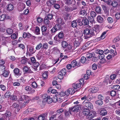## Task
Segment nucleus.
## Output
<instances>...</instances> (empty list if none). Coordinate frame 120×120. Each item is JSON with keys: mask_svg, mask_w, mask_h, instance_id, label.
Segmentation results:
<instances>
[{"mask_svg": "<svg viewBox=\"0 0 120 120\" xmlns=\"http://www.w3.org/2000/svg\"><path fill=\"white\" fill-rule=\"evenodd\" d=\"M42 97L43 99V101L47 102L48 104L51 103L53 101L52 98L50 96H48L46 94H44L42 95Z\"/></svg>", "mask_w": 120, "mask_h": 120, "instance_id": "nucleus-1", "label": "nucleus"}, {"mask_svg": "<svg viewBox=\"0 0 120 120\" xmlns=\"http://www.w3.org/2000/svg\"><path fill=\"white\" fill-rule=\"evenodd\" d=\"M112 6L114 8H117L120 7V1L119 0L113 1H111L110 6Z\"/></svg>", "mask_w": 120, "mask_h": 120, "instance_id": "nucleus-2", "label": "nucleus"}, {"mask_svg": "<svg viewBox=\"0 0 120 120\" xmlns=\"http://www.w3.org/2000/svg\"><path fill=\"white\" fill-rule=\"evenodd\" d=\"M82 105H84L88 108V109H91L93 108V106L92 104L89 101H84L82 103Z\"/></svg>", "mask_w": 120, "mask_h": 120, "instance_id": "nucleus-3", "label": "nucleus"}, {"mask_svg": "<svg viewBox=\"0 0 120 120\" xmlns=\"http://www.w3.org/2000/svg\"><path fill=\"white\" fill-rule=\"evenodd\" d=\"M80 109L81 108L78 105H76L74 107H72L69 108L70 111H71V112H78Z\"/></svg>", "mask_w": 120, "mask_h": 120, "instance_id": "nucleus-4", "label": "nucleus"}, {"mask_svg": "<svg viewBox=\"0 0 120 120\" xmlns=\"http://www.w3.org/2000/svg\"><path fill=\"white\" fill-rule=\"evenodd\" d=\"M86 56L88 60H89V59L91 58L92 57H93L92 60L93 61H95L94 60H93L95 58L94 57V56H95V54L94 52L92 53L87 52L86 53Z\"/></svg>", "mask_w": 120, "mask_h": 120, "instance_id": "nucleus-5", "label": "nucleus"}, {"mask_svg": "<svg viewBox=\"0 0 120 120\" xmlns=\"http://www.w3.org/2000/svg\"><path fill=\"white\" fill-rule=\"evenodd\" d=\"M75 92L74 89L72 88H70L67 90L66 91V95L68 96L69 94L72 95Z\"/></svg>", "mask_w": 120, "mask_h": 120, "instance_id": "nucleus-6", "label": "nucleus"}, {"mask_svg": "<svg viewBox=\"0 0 120 120\" xmlns=\"http://www.w3.org/2000/svg\"><path fill=\"white\" fill-rule=\"evenodd\" d=\"M94 30H93L90 27L88 33V36H87V37H85V38H89L94 36Z\"/></svg>", "mask_w": 120, "mask_h": 120, "instance_id": "nucleus-7", "label": "nucleus"}, {"mask_svg": "<svg viewBox=\"0 0 120 120\" xmlns=\"http://www.w3.org/2000/svg\"><path fill=\"white\" fill-rule=\"evenodd\" d=\"M29 50L28 53L30 54L31 55L34 53L35 51L34 49V47L33 46H30L29 45Z\"/></svg>", "mask_w": 120, "mask_h": 120, "instance_id": "nucleus-8", "label": "nucleus"}, {"mask_svg": "<svg viewBox=\"0 0 120 120\" xmlns=\"http://www.w3.org/2000/svg\"><path fill=\"white\" fill-rule=\"evenodd\" d=\"M90 111L89 109L86 108L83 109L82 113L84 115L88 117Z\"/></svg>", "mask_w": 120, "mask_h": 120, "instance_id": "nucleus-9", "label": "nucleus"}, {"mask_svg": "<svg viewBox=\"0 0 120 120\" xmlns=\"http://www.w3.org/2000/svg\"><path fill=\"white\" fill-rule=\"evenodd\" d=\"M96 113L94 111L90 112L88 118H93L96 116Z\"/></svg>", "mask_w": 120, "mask_h": 120, "instance_id": "nucleus-10", "label": "nucleus"}, {"mask_svg": "<svg viewBox=\"0 0 120 120\" xmlns=\"http://www.w3.org/2000/svg\"><path fill=\"white\" fill-rule=\"evenodd\" d=\"M13 71L15 75L18 76H20L21 75L19 70L18 68L14 69L13 70Z\"/></svg>", "mask_w": 120, "mask_h": 120, "instance_id": "nucleus-11", "label": "nucleus"}, {"mask_svg": "<svg viewBox=\"0 0 120 120\" xmlns=\"http://www.w3.org/2000/svg\"><path fill=\"white\" fill-rule=\"evenodd\" d=\"M61 46L64 49L67 48L69 45H70L69 44H68L66 41H63L61 42Z\"/></svg>", "mask_w": 120, "mask_h": 120, "instance_id": "nucleus-12", "label": "nucleus"}, {"mask_svg": "<svg viewBox=\"0 0 120 120\" xmlns=\"http://www.w3.org/2000/svg\"><path fill=\"white\" fill-rule=\"evenodd\" d=\"M98 90V88L97 87H93L89 89V90L92 93H95L97 92Z\"/></svg>", "mask_w": 120, "mask_h": 120, "instance_id": "nucleus-13", "label": "nucleus"}, {"mask_svg": "<svg viewBox=\"0 0 120 120\" xmlns=\"http://www.w3.org/2000/svg\"><path fill=\"white\" fill-rule=\"evenodd\" d=\"M58 24H59L63 26L65 24L64 20L61 18H58L57 20Z\"/></svg>", "mask_w": 120, "mask_h": 120, "instance_id": "nucleus-14", "label": "nucleus"}, {"mask_svg": "<svg viewBox=\"0 0 120 120\" xmlns=\"http://www.w3.org/2000/svg\"><path fill=\"white\" fill-rule=\"evenodd\" d=\"M97 20L98 22L100 23H103L104 22V20L103 19L100 15L97 17Z\"/></svg>", "mask_w": 120, "mask_h": 120, "instance_id": "nucleus-15", "label": "nucleus"}, {"mask_svg": "<svg viewBox=\"0 0 120 120\" xmlns=\"http://www.w3.org/2000/svg\"><path fill=\"white\" fill-rule=\"evenodd\" d=\"M89 21L86 18H84L82 21V25L84 26L87 25L88 24Z\"/></svg>", "mask_w": 120, "mask_h": 120, "instance_id": "nucleus-16", "label": "nucleus"}, {"mask_svg": "<svg viewBox=\"0 0 120 120\" xmlns=\"http://www.w3.org/2000/svg\"><path fill=\"white\" fill-rule=\"evenodd\" d=\"M90 27L89 26L85 28L83 31V34L85 35L88 36V33Z\"/></svg>", "mask_w": 120, "mask_h": 120, "instance_id": "nucleus-17", "label": "nucleus"}, {"mask_svg": "<svg viewBox=\"0 0 120 120\" xmlns=\"http://www.w3.org/2000/svg\"><path fill=\"white\" fill-rule=\"evenodd\" d=\"M12 106L14 108H16L17 111L18 112L19 111L21 108L20 106H19L18 104L15 103H14L12 105Z\"/></svg>", "mask_w": 120, "mask_h": 120, "instance_id": "nucleus-18", "label": "nucleus"}, {"mask_svg": "<svg viewBox=\"0 0 120 120\" xmlns=\"http://www.w3.org/2000/svg\"><path fill=\"white\" fill-rule=\"evenodd\" d=\"M90 15L92 17V18L91 19V20L90 21V22L91 23H92L94 21V19L93 18L95 17L96 15V13L94 11H91L90 13Z\"/></svg>", "mask_w": 120, "mask_h": 120, "instance_id": "nucleus-19", "label": "nucleus"}, {"mask_svg": "<svg viewBox=\"0 0 120 120\" xmlns=\"http://www.w3.org/2000/svg\"><path fill=\"white\" fill-rule=\"evenodd\" d=\"M7 6V9L9 11H12L14 9L13 5L11 4H9Z\"/></svg>", "mask_w": 120, "mask_h": 120, "instance_id": "nucleus-20", "label": "nucleus"}, {"mask_svg": "<svg viewBox=\"0 0 120 120\" xmlns=\"http://www.w3.org/2000/svg\"><path fill=\"white\" fill-rule=\"evenodd\" d=\"M107 111L104 109H102L100 111V114L102 116H105L107 114Z\"/></svg>", "mask_w": 120, "mask_h": 120, "instance_id": "nucleus-21", "label": "nucleus"}, {"mask_svg": "<svg viewBox=\"0 0 120 120\" xmlns=\"http://www.w3.org/2000/svg\"><path fill=\"white\" fill-rule=\"evenodd\" d=\"M80 43V41L78 39H75L74 43V45L75 46L77 47L78 46Z\"/></svg>", "mask_w": 120, "mask_h": 120, "instance_id": "nucleus-22", "label": "nucleus"}, {"mask_svg": "<svg viewBox=\"0 0 120 120\" xmlns=\"http://www.w3.org/2000/svg\"><path fill=\"white\" fill-rule=\"evenodd\" d=\"M78 84V83H75L73 84L72 87L73 88L75 89H80L81 87Z\"/></svg>", "mask_w": 120, "mask_h": 120, "instance_id": "nucleus-23", "label": "nucleus"}, {"mask_svg": "<svg viewBox=\"0 0 120 120\" xmlns=\"http://www.w3.org/2000/svg\"><path fill=\"white\" fill-rule=\"evenodd\" d=\"M54 26L57 31L61 30L63 28L62 26L58 24H56Z\"/></svg>", "mask_w": 120, "mask_h": 120, "instance_id": "nucleus-24", "label": "nucleus"}, {"mask_svg": "<svg viewBox=\"0 0 120 120\" xmlns=\"http://www.w3.org/2000/svg\"><path fill=\"white\" fill-rule=\"evenodd\" d=\"M71 64L73 67L78 66L77 62L75 60H74L72 61Z\"/></svg>", "mask_w": 120, "mask_h": 120, "instance_id": "nucleus-25", "label": "nucleus"}, {"mask_svg": "<svg viewBox=\"0 0 120 120\" xmlns=\"http://www.w3.org/2000/svg\"><path fill=\"white\" fill-rule=\"evenodd\" d=\"M77 25L76 21L74 20L72 21L71 23V26L73 28L76 27Z\"/></svg>", "mask_w": 120, "mask_h": 120, "instance_id": "nucleus-26", "label": "nucleus"}, {"mask_svg": "<svg viewBox=\"0 0 120 120\" xmlns=\"http://www.w3.org/2000/svg\"><path fill=\"white\" fill-rule=\"evenodd\" d=\"M23 70L25 72H28L29 73H32V71H30L28 67L26 66H24L23 68Z\"/></svg>", "mask_w": 120, "mask_h": 120, "instance_id": "nucleus-27", "label": "nucleus"}, {"mask_svg": "<svg viewBox=\"0 0 120 120\" xmlns=\"http://www.w3.org/2000/svg\"><path fill=\"white\" fill-rule=\"evenodd\" d=\"M111 88L113 89L118 90L120 88V86L118 85H114L113 86H111Z\"/></svg>", "mask_w": 120, "mask_h": 120, "instance_id": "nucleus-28", "label": "nucleus"}, {"mask_svg": "<svg viewBox=\"0 0 120 120\" xmlns=\"http://www.w3.org/2000/svg\"><path fill=\"white\" fill-rule=\"evenodd\" d=\"M40 29L39 27L36 26L35 30V33L37 35L40 34Z\"/></svg>", "mask_w": 120, "mask_h": 120, "instance_id": "nucleus-29", "label": "nucleus"}, {"mask_svg": "<svg viewBox=\"0 0 120 120\" xmlns=\"http://www.w3.org/2000/svg\"><path fill=\"white\" fill-rule=\"evenodd\" d=\"M64 2L67 5H70L72 4V0H65Z\"/></svg>", "mask_w": 120, "mask_h": 120, "instance_id": "nucleus-30", "label": "nucleus"}, {"mask_svg": "<svg viewBox=\"0 0 120 120\" xmlns=\"http://www.w3.org/2000/svg\"><path fill=\"white\" fill-rule=\"evenodd\" d=\"M31 35L29 33H27L26 32H24L23 34V37L25 38L26 37H31Z\"/></svg>", "mask_w": 120, "mask_h": 120, "instance_id": "nucleus-31", "label": "nucleus"}, {"mask_svg": "<svg viewBox=\"0 0 120 120\" xmlns=\"http://www.w3.org/2000/svg\"><path fill=\"white\" fill-rule=\"evenodd\" d=\"M64 37V34L63 32L61 31L59 33L58 37L60 39H62Z\"/></svg>", "mask_w": 120, "mask_h": 120, "instance_id": "nucleus-32", "label": "nucleus"}, {"mask_svg": "<svg viewBox=\"0 0 120 120\" xmlns=\"http://www.w3.org/2000/svg\"><path fill=\"white\" fill-rule=\"evenodd\" d=\"M79 14L82 16H85L87 15L86 11L84 10H81L79 12Z\"/></svg>", "mask_w": 120, "mask_h": 120, "instance_id": "nucleus-33", "label": "nucleus"}, {"mask_svg": "<svg viewBox=\"0 0 120 120\" xmlns=\"http://www.w3.org/2000/svg\"><path fill=\"white\" fill-rule=\"evenodd\" d=\"M95 103L97 105H101L103 104V102L102 100H98L96 101Z\"/></svg>", "mask_w": 120, "mask_h": 120, "instance_id": "nucleus-34", "label": "nucleus"}, {"mask_svg": "<svg viewBox=\"0 0 120 120\" xmlns=\"http://www.w3.org/2000/svg\"><path fill=\"white\" fill-rule=\"evenodd\" d=\"M11 95V93L9 91H7L4 94V97L6 98H8Z\"/></svg>", "mask_w": 120, "mask_h": 120, "instance_id": "nucleus-35", "label": "nucleus"}, {"mask_svg": "<svg viewBox=\"0 0 120 120\" xmlns=\"http://www.w3.org/2000/svg\"><path fill=\"white\" fill-rule=\"evenodd\" d=\"M41 30L42 33L48 30L47 27L45 26H43L41 27Z\"/></svg>", "mask_w": 120, "mask_h": 120, "instance_id": "nucleus-36", "label": "nucleus"}, {"mask_svg": "<svg viewBox=\"0 0 120 120\" xmlns=\"http://www.w3.org/2000/svg\"><path fill=\"white\" fill-rule=\"evenodd\" d=\"M22 98H23V99H24V101L25 100L26 101H28V103L30 101V100L29 98V97L27 96L23 95H22Z\"/></svg>", "mask_w": 120, "mask_h": 120, "instance_id": "nucleus-37", "label": "nucleus"}, {"mask_svg": "<svg viewBox=\"0 0 120 120\" xmlns=\"http://www.w3.org/2000/svg\"><path fill=\"white\" fill-rule=\"evenodd\" d=\"M96 52L99 55H102L104 53V51L102 50L97 49L96 51Z\"/></svg>", "mask_w": 120, "mask_h": 120, "instance_id": "nucleus-38", "label": "nucleus"}, {"mask_svg": "<svg viewBox=\"0 0 120 120\" xmlns=\"http://www.w3.org/2000/svg\"><path fill=\"white\" fill-rule=\"evenodd\" d=\"M105 12L106 13H108V10L106 6L105 5H103L101 6Z\"/></svg>", "mask_w": 120, "mask_h": 120, "instance_id": "nucleus-39", "label": "nucleus"}, {"mask_svg": "<svg viewBox=\"0 0 120 120\" xmlns=\"http://www.w3.org/2000/svg\"><path fill=\"white\" fill-rule=\"evenodd\" d=\"M38 120H45L44 115L43 114L40 115L38 117Z\"/></svg>", "mask_w": 120, "mask_h": 120, "instance_id": "nucleus-40", "label": "nucleus"}, {"mask_svg": "<svg viewBox=\"0 0 120 120\" xmlns=\"http://www.w3.org/2000/svg\"><path fill=\"white\" fill-rule=\"evenodd\" d=\"M95 11L97 12L99 14L101 13V8L100 7H97L96 8Z\"/></svg>", "mask_w": 120, "mask_h": 120, "instance_id": "nucleus-41", "label": "nucleus"}, {"mask_svg": "<svg viewBox=\"0 0 120 120\" xmlns=\"http://www.w3.org/2000/svg\"><path fill=\"white\" fill-rule=\"evenodd\" d=\"M86 60V58L84 56H82L80 60V61L82 63H84Z\"/></svg>", "mask_w": 120, "mask_h": 120, "instance_id": "nucleus-42", "label": "nucleus"}, {"mask_svg": "<svg viewBox=\"0 0 120 120\" xmlns=\"http://www.w3.org/2000/svg\"><path fill=\"white\" fill-rule=\"evenodd\" d=\"M8 73L7 71H5L3 72V73L2 74L5 77H7L8 75Z\"/></svg>", "mask_w": 120, "mask_h": 120, "instance_id": "nucleus-43", "label": "nucleus"}, {"mask_svg": "<svg viewBox=\"0 0 120 120\" xmlns=\"http://www.w3.org/2000/svg\"><path fill=\"white\" fill-rule=\"evenodd\" d=\"M28 103V101H24V102L21 104V105L20 107L21 108H24L25 107L26 105Z\"/></svg>", "mask_w": 120, "mask_h": 120, "instance_id": "nucleus-44", "label": "nucleus"}, {"mask_svg": "<svg viewBox=\"0 0 120 120\" xmlns=\"http://www.w3.org/2000/svg\"><path fill=\"white\" fill-rule=\"evenodd\" d=\"M27 61V59L25 58H22L21 60V62L22 64H25Z\"/></svg>", "mask_w": 120, "mask_h": 120, "instance_id": "nucleus-45", "label": "nucleus"}, {"mask_svg": "<svg viewBox=\"0 0 120 120\" xmlns=\"http://www.w3.org/2000/svg\"><path fill=\"white\" fill-rule=\"evenodd\" d=\"M6 15L3 14L0 16V21H3L6 18Z\"/></svg>", "mask_w": 120, "mask_h": 120, "instance_id": "nucleus-46", "label": "nucleus"}, {"mask_svg": "<svg viewBox=\"0 0 120 120\" xmlns=\"http://www.w3.org/2000/svg\"><path fill=\"white\" fill-rule=\"evenodd\" d=\"M49 33V30L42 33V35H43V36H47L48 35Z\"/></svg>", "mask_w": 120, "mask_h": 120, "instance_id": "nucleus-47", "label": "nucleus"}, {"mask_svg": "<svg viewBox=\"0 0 120 120\" xmlns=\"http://www.w3.org/2000/svg\"><path fill=\"white\" fill-rule=\"evenodd\" d=\"M60 72V73L64 75H65L66 73V68H63L61 70L60 72Z\"/></svg>", "mask_w": 120, "mask_h": 120, "instance_id": "nucleus-48", "label": "nucleus"}, {"mask_svg": "<svg viewBox=\"0 0 120 120\" xmlns=\"http://www.w3.org/2000/svg\"><path fill=\"white\" fill-rule=\"evenodd\" d=\"M42 44L41 43L38 45L36 47V49L37 50L40 49L42 46Z\"/></svg>", "mask_w": 120, "mask_h": 120, "instance_id": "nucleus-49", "label": "nucleus"}, {"mask_svg": "<svg viewBox=\"0 0 120 120\" xmlns=\"http://www.w3.org/2000/svg\"><path fill=\"white\" fill-rule=\"evenodd\" d=\"M120 40V38L118 36L115 38L113 40V42L114 43Z\"/></svg>", "mask_w": 120, "mask_h": 120, "instance_id": "nucleus-50", "label": "nucleus"}, {"mask_svg": "<svg viewBox=\"0 0 120 120\" xmlns=\"http://www.w3.org/2000/svg\"><path fill=\"white\" fill-rule=\"evenodd\" d=\"M106 32L105 31L102 33L100 37L101 39H103L105 38V35L106 34Z\"/></svg>", "mask_w": 120, "mask_h": 120, "instance_id": "nucleus-51", "label": "nucleus"}, {"mask_svg": "<svg viewBox=\"0 0 120 120\" xmlns=\"http://www.w3.org/2000/svg\"><path fill=\"white\" fill-rule=\"evenodd\" d=\"M84 84V80L83 79H81L79 82L78 84H80L81 86V85H82Z\"/></svg>", "mask_w": 120, "mask_h": 120, "instance_id": "nucleus-52", "label": "nucleus"}, {"mask_svg": "<svg viewBox=\"0 0 120 120\" xmlns=\"http://www.w3.org/2000/svg\"><path fill=\"white\" fill-rule=\"evenodd\" d=\"M57 30L56 29L55 27L54 26L53 27L51 30V33L52 34H54V33L57 31Z\"/></svg>", "mask_w": 120, "mask_h": 120, "instance_id": "nucleus-53", "label": "nucleus"}, {"mask_svg": "<svg viewBox=\"0 0 120 120\" xmlns=\"http://www.w3.org/2000/svg\"><path fill=\"white\" fill-rule=\"evenodd\" d=\"M6 32L8 34H11L13 33V30L9 28L7 29Z\"/></svg>", "mask_w": 120, "mask_h": 120, "instance_id": "nucleus-54", "label": "nucleus"}, {"mask_svg": "<svg viewBox=\"0 0 120 120\" xmlns=\"http://www.w3.org/2000/svg\"><path fill=\"white\" fill-rule=\"evenodd\" d=\"M62 74L60 73V72L59 73V75H58V78L60 80H61L63 79V76Z\"/></svg>", "mask_w": 120, "mask_h": 120, "instance_id": "nucleus-55", "label": "nucleus"}, {"mask_svg": "<svg viewBox=\"0 0 120 120\" xmlns=\"http://www.w3.org/2000/svg\"><path fill=\"white\" fill-rule=\"evenodd\" d=\"M107 20L108 22L110 23H112L113 21V20L112 18L111 17H108Z\"/></svg>", "mask_w": 120, "mask_h": 120, "instance_id": "nucleus-56", "label": "nucleus"}, {"mask_svg": "<svg viewBox=\"0 0 120 120\" xmlns=\"http://www.w3.org/2000/svg\"><path fill=\"white\" fill-rule=\"evenodd\" d=\"M110 94L111 96H114L116 95V92L115 91L112 90L110 92Z\"/></svg>", "mask_w": 120, "mask_h": 120, "instance_id": "nucleus-57", "label": "nucleus"}, {"mask_svg": "<svg viewBox=\"0 0 120 120\" xmlns=\"http://www.w3.org/2000/svg\"><path fill=\"white\" fill-rule=\"evenodd\" d=\"M19 7L21 8L20 10H22L25 8V5L24 4L21 3Z\"/></svg>", "mask_w": 120, "mask_h": 120, "instance_id": "nucleus-58", "label": "nucleus"}, {"mask_svg": "<svg viewBox=\"0 0 120 120\" xmlns=\"http://www.w3.org/2000/svg\"><path fill=\"white\" fill-rule=\"evenodd\" d=\"M104 2L106 3L108 5L110 6L111 1L110 0H101Z\"/></svg>", "mask_w": 120, "mask_h": 120, "instance_id": "nucleus-59", "label": "nucleus"}, {"mask_svg": "<svg viewBox=\"0 0 120 120\" xmlns=\"http://www.w3.org/2000/svg\"><path fill=\"white\" fill-rule=\"evenodd\" d=\"M37 20L38 23H40L43 21V20L41 17H38L37 18Z\"/></svg>", "mask_w": 120, "mask_h": 120, "instance_id": "nucleus-60", "label": "nucleus"}, {"mask_svg": "<svg viewBox=\"0 0 120 120\" xmlns=\"http://www.w3.org/2000/svg\"><path fill=\"white\" fill-rule=\"evenodd\" d=\"M0 88L1 90L4 91L6 89V87L4 85L2 84L0 85Z\"/></svg>", "mask_w": 120, "mask_h": 120, "instance_id": "nucleus-61", "label": "nucleus"}, {"mask_svg": "<svg viewBox=\"0 0 120 120\" xmlns=\"http://www.w3.org/2000/svg\"><path fill=\"white\" fill-rule=\"evenodd\" d=\"M32 86L34 88H36L37 87V83L35 82H33L31 84Z\"/></svg>", "mask_w": 120, "mask_h": 120, "instance_id": "nucleus-62", "label": "nucleus"}, {"mask_svg": "<svg viewBox=\"0 0 120 120\" xmlns=\"http://www.w3.org/2000/svg\"><path fill=\"white\" fill-rule=\"evenodd\" d=\"M42 77L44 79H47L48 77L47 73V72H45L43 74Z\"/></svg>", "mask_w": 120, "mask_h": 120, "instance_id": "nucleus-63", "label": "nucleus"}, {"mask_svg": "<svg viewBox=\"0 0 120 120\" xmlns=\"http://www.w3.org/2000/svg\"><path fill=\"white\" fill-rule=\"evenodd\" d=\"M43 48L45 49H47L48 48V44L47 43H45L43 44L42 45Z\"/></svg>", "mask_w": 120, "mask_h": 120, "instance_id": "nucleus-64", "label": "nucleus"}]
</instances>
